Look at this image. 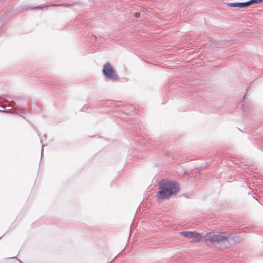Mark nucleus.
I'll list each match as a JSON object with an SVG mask.
<instances>
[{
    "label": "nucleus",
    "mask_w": 263,
    "mask_h": 263,
    "mask_svg": "<svg viewBox=\"0 0 263 263\" xmlns=\"http://www.w3.org/2000/svg\"><path fill=\"white\" fill-rule=\"evenodd\" d=\"M179 191V186L174 182L164 181L160 184L157 198L164 199L177 193Z\"/></svg>",
    "instance_id": "f257e3e1"
},
{
    "label": "nucleus",
    "mask_w": 263,
    "mask_h": 263,
    "mask_svg": "<svg viewBox=\"0 0 263 263\" xmlns=\"http://www.w3.org/2000/svg\"><path fill=\"white\" fill-rule=\"evenodd\" d=\"M103 72L105 77L108 79L116 80L117 78L116 72L109 63H106L104 65Z\"/></svg>",
    "instance_id": "7ed1b4c3"
},
{
    "label": "nucleus",
    "mask_w": 263,
    "mask_h": 263,
    "mask_svg": "<svg viewBox=\"0 0 263 263\" xmlns=\"http://www.w3.org/2000/svg\"><path fill=\"white\" fill-rule=\"evenodd\" d=\"M263 3V0H250L248 1V7L253 4H261Z\"/></svg>",
    "instance_id": "423d86ee"
},
{
    "label": "nucleus",
    "mask_w": 263,
    "mask_h": 263,
    "mask_svg": "<svg viewBox=\"0 0 263 263\" xmlns=\"http://www.w3.org/2000/svg\"><path fill=\"white\" fill-rule=\"evenodd\" d=\"M180 234L187 239H192L193 242H199L201 239V235L197 232L184 231L180 232Z\"/></svg>",
    "instance_id": "20e7f679"
},
{
    "label": "nucleus",
    "mask_w": 263,
    "mask_h": 263,
    "mask_svg": "<svg viewBox=\"0 0 263 263\" xmlns=\"http://www.w3.org/2000/svg\"><path fill=\"white\" fill-rule=\"evenodd\" d=\"M231 234L227 233L221 232L218 234L209 233L205 238L206 240L212 242H220L228 240Z\"/></svg>",
    "instance_id": "f03ea898"
},
{
    "label": "nucleus",
    "mask_w": 263,
    "mask_h": 263,
    "mask_svg": "<svg viewBox=\"0 0 263 263\" xmlns=\"http://www.w3.org/2000/svg\"><path fill=\"white\" fill-rule=\"evenodd\" d=\"M227 5L231 7L245 8L248 7V2L244 3H229Z\"/></svg>",
    "instance_id": "39448f33"
}]
</instances>
